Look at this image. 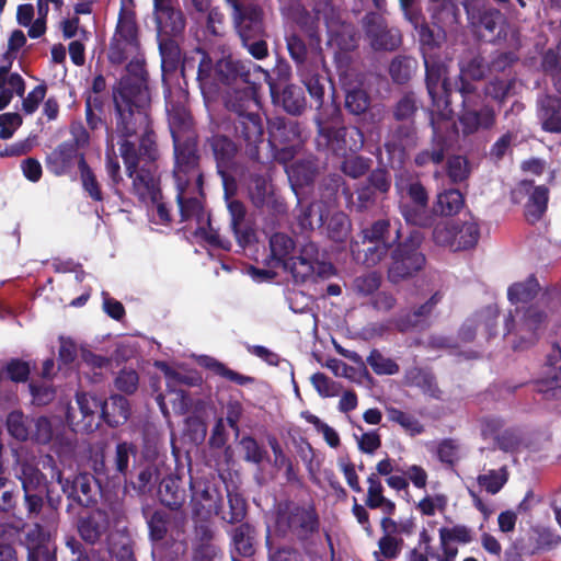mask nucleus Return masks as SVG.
Here are the masks:
<instances>
[{"label":"nucleus","mask_w":561,"mask_h":561,"mask_svg":"<svg viewBox=\"0 0 561 561\" xmlns=\"http://www.w3.org/2000/svg\"><path fill=\"white\" fill-rule=\"evenodd\" d=\"M79 171L83 191L92 201L103 202L104 195L101 188V184L99 183L95 173L88 164L84 154L80 156Z\"/></svg>","instance_id":"56"},{"label":"nucleus","mask_w":561,"mask_h":561,"mask_svg":"<svg viewBox=\"0 0 561 561\" xmlns=\"http://www.w3.org/2000/svg\"><path fill=\"white\" fill-rule=\"evenodd\" d=\"M537 117L545 131L561 133V99L545 94L537 100Z\"/></svg>","instance_id":"34"},{"label":"nucleus","mask_w":561,"mask_h":561,"mask_svg":"<svg viewBox=\"0 0 561 561\" xmlns=\"http://www.w3.org/2000/svg\"><path fill=\"white\" fill-rule=\"evenodd\" d=\"M446 175L451 184L466 182L472 172L469 159L462 154H451L446 157Z\"/></svg>","instance_id":"51"},{"label":"nucleus","mask_w":561,"mask_h":561,"mask_svg":"<svg viewBox=\"0 0 561 561\" xmlns=\"http://www.w3.org/2000/svg\"><path fill=\"white\" fill-rule=\"evenodd\" d=\"M547 318L546 311L537 306H529L524 310L520 321L516 323L513 312L510 311L504 320V334H514L512 348L515 352H523L533 347L539 340Z\"/></svg>","instance_id":"8"},{"label":"nucleus","mask_w":561,"mask_h":561,"mask_svg":"<svg viewBox=\"0 0 561 561\" xmlns=\"http://www.w3.org/2000/svg\"><path fill=\"white\" fill-rule=\"evenodd\" d=\"M19 542L27 551L26 561H57V548L38 523L24 526L23 537H20Z\"/></svg>","instance_id":"21"},{"label":"nucleus","mask_w":561,"mask_h":561,"mask_svg":"<svg viewBox=\"0 0 561 561\" xmlns=\"http://www.w3.org/2000/svg\"><path fill=\"white\" fill-rule=\"evenodd\" d=\"M141 111L145 114V119L136 121V110H131L133 116H126L123 123H119L118 114L115 113V129L111 130L108 135L107 150L114 151L115 137H135L140 134L138 148L140 159L146 161L145 164H154L159 158L157 135L152 127L150 108Z\"/></svg>","instance_id":"5"},{"label":"nucleus","mask_w":561,"mask_h":561,"mask_svg":"<svg viewBox=\"0 0 561 561\" xmlns=\"http://www.w3.org/2000/svg\"><path fill=\"white\" fill-rule=\"evenodd\" d=\"M478 21L474 23L479 36L485 42H494L504 32L505 16L495 8L484 9L478 12Z\"/></svg>","instance_id":"36"},{"label":"nucleus","mask_w":561,"mask_h":561,"mask_svg":"<svg viewBox=\"0 0 561 561\" xmlns=\"http://www.w3.org/2000/svg\"><path fill=\"white\" fill-rule=\"evenodd\" d=\"M141 49L136 12L122 2L115 32L111 38L107 58L112 65H122L129 54Z\"/></svg>","instance_id":"7"},{"label":"nucleus","mask_w":561,"mask_h":561,"mask_svg":"<svg viewBox=\"0 0 561 561\" xmlns=\"http://www.w3.org/2000/svg\"><path fill=\"white\" fill-rule=\"evenodd\" d=\"M157 37H182L186 20L178 0H153Z\"/></svg>","instance_id":"20"},{"label":"nucleus","mask_w":561,"mask_h":561,"mask_svg":"<svg viewBox=\"0 0 561 561\" xmlns=\"http://www.w3.org/2000/svg\"><path fill=\"white\" fill-rule=\"evenodd\" d=\"M260 69L250 60L236 59L232 56L219 58V75L221 76V87L243 83L245 85L253 83L251 80V70Z\"/></svg>","instance_id":"29"},{"label":"nucleus","mask_w":561,"mask_h":561,"mask_svg":"<svg viewBox=\"0 0 561 561\" xmlns=\"http://www.w3.org/2000/svg\"><path fill=\"white\" fill-rule=\"evenodd\" d=\"M229 5L232 9L233 26L241 43H247L259 36H266L265 14L260 4L241 0H229Z\"/></svg>","instance_id":"14"},{"label":"nucleus","mask_w":561,"mask_h":561,"mask_svg":"<svg viewBox=\"0 0 561 561\" xmlns=\"http://www.w3.org/2000/svg\"><path fill=\"white\" fill-rule=\"evenodd\" d=\"M319 264V248L317 243L308 241L301 245L299 254H294L290 259L289 267L293 275L305 280L313 275L316 265Z\"/></svg>","instance_id":"35"},{"label":"nucleus","mask_w":561,"mask_h":561,"mask_svg":"<svg viewBox=\"0 0 561 561\" xmlns=\"http://www.w3.org/2000/svg\"><path fill=\"white\" fill-rule=\"evenodd\" d=\"M157 165L144 164L137 168L133 176L131 192L141 203H157L162 198L159 181L157 179Z\"/></svg>","instance_id":"28"},{"label":"nucleus","mask_w":561,"mask_h":561,"mask_svg":"<svg viewBox=\"0 0 561 561\" xmlns=\"http://www.w3.org/2000/svg\"><path fill=\"white\" fill-rule=\"evenodd\" d=\"M169 128L173 145L185 142L187 139L198 141L193 117L185 108H174L170 113Z\"/></svg>","instance_id":"37"},{"label":"nucleus","mask_w":561,"mask_h":561,"mask_svg":"<svg viewBox=\"0 0 561 561\" xmlns=\"http://www.w3.org/2000/svg\"><path fill=\"white\" fill-rule=\"evenodd\" d=\"M158 478V467L154 463H146L139 468V471L136 474L130 472L128 474L127 482H129L133 489L139 494H145L150 491Z\"/></svg>","instance_id":"54"},{"label":"nucleus","mask_w":561,"mask_h":561,"mask_svg":"<svg viewBox=\"0 0 561 561\" xmlns=\"http://www.w3.org/2000/svg\"><path fill=\"white\" fill-rule=\"evenodd\" d=\"M259 89L260 87L253 82L242 89H236L227 93L224 98V105L227 110L225 123L259 113L261 107Z\"/></svg>","instance_id":"22"},{"label":"nucleus","mask_w":561,"mask_h":561,"mask_svg":"<svg viewBox=\"0 0 561 561\" xmlns=\"http://www.w3.org/2000/svg\"><path fill=\"white\" fill-rule=\"evenodd\" d=\"M286 47L299 72L323 61L320 36L306 37L293 32L286 36Z\"/></svg>","instance_id":"19"},{"label":"nucleus","mask_w":561,"mask_h":561,"mask_svg":"<svg viewBox=\"0 0 561 561\" xmlns=\"http://www.w3.org/2000/svg\"><path fill=\"white\" fill-rule=\"evenodd\" d=\"M234 552L242 558H250L255 553L257 533L250 523H241L229 533Z\"/></svg>","instance_id":"41"},{"label":"nucleus","mask_w":561,"mask_h":561,"mask_svg":"<svg viewBox=\"0 0 561 561\" xmlns=\"http://www.w3.org/2000/svg\"><path fill=\"white\" fill-rule=\"evenodd\" d=\"M110 517L106 511L95 508L78 520V533L83 541L94 545L107 533Z\"/></svg>","instance_id":"31"},{"label":"nucleus","mask_w":561,"mask_h":561,"mask_svg":"<svg viewBox=\"0 0 561 561\" xmlns=\"http://www.w3.org/2000/svg\"><path fill=\"white\" fill-rule=\"evenodd\" d=\"M480 238V229L474 221H457L456 251L472 249Z\"/></svg>","instance_id":"63"},{"label":"nucleus","mask_w":561,"mask_h":561,"mask_svg":"<svg viewBox=\"0 0 561 561\" xmlns=\"http://www.w3.org/2000/svg\"><path fill=\"white\" fill-rule=\"evenodd\" d=\"M314 121L318 129L316 141L319 149L345 157L348 152L355 153L363 148L362 130L354 126H344L339 107H334L333 114L329 118H323L322 113L319 112Z\"/></svg>","instance_id":"3"},{"label":"nucleus","mask_w":561,"mask_h":561,"mask_svg":"<svg viewBox=\"0 0 561 561\" xmlns=\"http://www.w3.org/2000/svg\"><path fill=\"white\" fill-rule=\"evenodd\" d=\"M46 465L51 468L50 478L60 484L62 493L71 502L69 506L77 504L82 507L92 508L98 504L101 493V484L98 478L88 472L78 473L72 479L65 478L50 455H46L44 466Z\"/></svg>","instance_id":"6"},{"label":"nucleus","mask_w":561,"mask_h":561,"mask_svg":"<svg viewBox=\"0 0 561 561\" xmlns=\"http://www.w3.org/2000/svg\"><path fill=\"white\" fill-rule=\"evenodd\" d=\"M280 102L284 110L291 115H300L307 106L302 88L295 84L284 87L280 93Z\"/></svg>","instance_id":"58"},{"label":"nucleus","mask_w":561,"mask_h":561,"mask_svg":"<svg viewBox=\"0 0 561 561\" xmlns=\"http://www.w3.org/2000/svg\"><path fill=\"white\" fill-rule=\"evenodd\" d=\"M81 154L84 153L79 152L76 145L62 141L47 156L46 167L56 176L67 175L76 163L79 165Z\"/></svg>","instance_id":"32"},{"label":"nucleus","mask_w":561,"mask_h":561,"mask_svg":"<svg viewBox=\"0 0 561 561\" xmlns=\"http://www.w3.org/2000/svg\"><path fill=\"white\" fill-rule=\"evenodd\" d=\"M232 128L233 136L244 149L249 160L262 163L260 147L264 141V125L260 113L226 122Z\"/></svg>","instance_id":"15"},{"label":"nucleus","mask_w":561,"mask_h":561,"mask_svg":"<svg viewBox=\"0 0 561 561\" xmlns=\"http://www.w3.org/2000/svg\"><path fill=\"white\" fill-rule=\"evenodd\" d=\"M465 205V197L457 188H448L437 194L433 204L436 216H454L458 214Z\"/></svg>","instance_id":"47"},{"label":"nucleus","mask_w":561,"mask_h":561,"mask_svg":"<svg viewBox=\"0 0 561 561\" xmlns=\"http://www.w3.org/2000/svg\"><path fill=\"white\" fill-rule=\"evenodd\" d=\"M129 57L131 59L126 65V75L118 80L112 91L113 104L119 123L124 122L126 115L127 117L133 116L131 110H136V119H145L141 110L150 108L151 103L148 87L149 75L141 49L129 54Z\"/></svg>","instance_id":"2"},{"label":"nucleus","mask_w":561,"mask_h":561,"mask_svg":"<svg viewBox=\"0 0 561 561\" xmlns=\"http://www.w3.org/2000/svg\"><path fill=\"white\" fill-rule=\"evenodd\" d=\"M138 455L137 446L131 442L122 440L115 446L114 454L112 457V478H124L127 482L129 471V465L131 459H136Z\"/></svg>","instance_id":"44"},{"label":"nucleus","mask_w":561,"mask_h":561,"mask_svg":"<svg viewBox=\"0 0 561 561\" xmlns=\"http://www.w3.org/2000/svg\"><path fill=\"white\" fill-rule=\"evenodd\" d=\"M205 366L207 369L213 371L216 376H219L230 382L239 386H248L255 382V378L247 375H242L236 370L229 368L226 364L219 362L214 357L206 359Z\"/></svg>","instance_id":"60"},{"label":"nucleus","mask_w":561,"mask_h":561,"mask_svg":"<svg viewBox=\"0 0 561 561\" xmlns=\"http://www.w3.org/2000/svg\"><path fill=\"white\" fill-rule=\"evenodd\" d=\"M363 27L375 50H394L401 44L400 32L388 28L385 20L378 13H367L363 19Z\"/></svg>","instance_id":"23"},{"label":"nucleus","mask_w":561,"mask_h":561,"mask_svg":"<svg viewBox=\"0 0 561 561\" xmlns=\"http://www.w3.org/2000/svg\"><path fill=\"white\" fill-rule=\"evenodd\" d=\"M409 21L417 32L422 56H437L438 49L445 41V32L439 26L431 27L420 12H412Z\"/></svg>","instance_id":"30"},{"label":"nucleus","mask_w":561,"mask_h":561,"mask_svg":"<svg viewBox=\"0 0 561 561\" xmlns=\"http://www.w3.org/2000/svg\"><path fill=\"white\" fill-rule=\"evenodd\" d=\"M297 224L302 232L322 227L324 225L323 206L319 203H309L302 206L297 215Z\"/></svg>","instance_id":"59"},{"label":"nucleus","mask_w":561,"mask_h":561,"mask_svg":"<svg viewBox=\"0 0 561 561\" xmlns=\"http://www.w3.org/2000/svg\"><path fill=\"white\" fill-rule=\"evenodd\" d=\"M270 248L273 259L289 266L295 250V242L290 237L282 232L274 233L270 239Z\"/></svg>","instance_id":"61"},{"label":"nucleus","mask_w":561,"mask_h":561,"mask_svg":"<svg viewBox=\"0 0 561 561\" xmlns=\"http://www.w3.org/2000/svg\"><path fill=\"white\" fill-rule=\"evenodd\" d=\"M77 404L81 419L77 420V415L71 411L67 412V421L69 424L80 426L87 432H91L100 426L101 423V409L102 398L95 393L81 392L77 393Z\"/></svg>","instance_id":"27"},{"label":"nucleus","mask_w":561,"mask_h":561,"mask_svg":"<svg viewBox=\"0 0 561 561\" xmlns=\"http://www.w3.org/2000/svg\"><path fill=\"white\" fill-rule=\"evenodd\" d=\"M549 188L546 185H537L529 194L525 204L526 219L535 224L539 221L548 209Z\"/></svg>","instance_id":"48"},{"label":"nucleus","mask_w":561,"mask_h":561,"mask_svg":"<svg viewBox=\"0 0 561 561\" xmlns=\"http://www.w3.org/2000/svg\"><path fill=\"white\" fill-rule=\"evenodd\" d=\"M301 81L305 84L310 99V106H314L320 111L324 104L325 88L329 84L333 89V84L327 76L313 72L311 69L300 71Z\"/></svg>","instance_id":"43"},{"label":"nucleus","mask_w":561,"mask_h":561,"mask_svg":"<svg viewBox=\"0 0 561 561\" xmlns=\"http://www.w3.org/2000/svg\"><path fill=\"white\" fill-rule=\"evenodd\" d=\"M130 415L128 400L122 394L102 398L101 420L111 427H117L127 422Z\"/></svg>","instance_id":"38"},{"label":"nucleus","mask_w":561,"mask_h":561,"mask_svg":"<svg viewBox=\"0 0 561 561\" xmlns=\"http://www.w3.org/2000/svg\"><path fill=\"white\" fill-rule=\"evenodd\" d=\"M157 495L163 507L170 511L184 512L186 491L182 485L181 478L173 476L163 478L159 483Z\"/></svg>","instance_id":"33"},{"label":"nucleus","mask_w":561,"mask_h":561,"mask_svg":"<svg viewBox=\"0 0 561 561\" xmlns=\"http://www.w3.org/2000/svg\"><path fill=\"white\" fill-rule=\"evenodd\" d=\"M419 106L416 94L412 91L405 92L392 105V117L396 122L415 123Z\"/></svg>","instance_id":"50"},{"label":"nucleus","mask_w":561,"mask_h":561,"mask_svg":"<svg viewBox=\"0 0 561 561\" xmlns=\"http://www.w3.org/2000/svg\"><path fill=\"white\" fill-rule=\"evenodd\" d=\"M227 501L229 510L226 512L222 508V513L217 517L230 525L244 523L243 519L248 514V503L243 495L227 488Z\"/></svg>","instance_id":"49"},{"label":"nucleus","mask_w":561,"mask_h":561,"mask_svg":"<svg viewBox=\"0 0 561 561\" xmlns=\"http://www.w3.org/2000/svg\"><path fill=\"white\" fill-rule=\"evenodd\" d=\"M413 383L419 387L422 392L433 399H442V390L438 387L436 376L428 369L414 368L411 373Z\"/></svg>","instance_id":"62"},{"label":"nucleus","mask_w":561,"mask_h":561,"mask_svg":"<svg viewBox=\"0 0 561 561\" xmlns=\"http://www.w3.org/2000/svg\"><path fill=\"white\" fill-rule=\"evenodd\" d=\"M15 478L23 491V505L28 519L37 518L44 507V495L48 489L47 478L31 460L16 462Z\"/></svg>","instance_id":"9"},{"label":"nucleus","mask_w":561,"mask_h":561,"mask_svg":"<svg viewBox=\"0 0 561 561\" xmlns=\"http://www.w3.org/2000/svg\"><path fill=\"white\" fill-rule=\"evenodd\" d=\"M351 231V220L343 211H335L328 218L327 233L334 242H344Z\"/></svg>","instance_id":"64"},{"label":"nucleus","mask_w":561,"mask_h":561,"mask_svg":"<svg viewBox=\"0 0 561 561\" xmlns=\"http://www.w3.org/2000/svg\"><path fill=\"white\" fill-rule=\"evenodd\" d=\"M173 179L176 187L195 186L202 193L204 172L201 165L202 156L198 141L187 139L185 142L173 145Z\"/></svg>","instance_id":"10"},{"label":"nucleus","mask_w":561,"mask_h":561,"mask_svg":"<svg viewBox=\"0 0 561 561\" xmlns=\"http://www.w3.org/2000/svg\"><path fill=\"white\" fill-rule=\"evenodd\" d=\"M191 505L193 518L207 519L211 515L222 513V493L220 488L210 481L191 479Z\"/></svg>","instance_id":"17"},{"label":"nucleus","mask_w":561,"mask_h":561,"mask_svg":"<svg viewBox=\"0 0 561 561\" xmlns=\"http://www.w3.org/2000/svg\"><path fill=\"white\" fill-rule=\"evenodd\" d=\"M419 141L417 128L415 123L396 122L388 126L383 148L388 156L390 164L403 165L408 151L416 147Z\"/></svg>","instance_id":"16"},{"label":"nucleus","mask_w":561,"mask_h":561,"mask_svg":"<svg viewBox=\"0 0 561 561\" xmlns=\"http://www.w3.org/2000/svg\"><path fill=\"white\" fill-rule=\"evenodd\" d=\"M516 82V76H511L508 78L494 77L485 84L484 94L499 104H503L512 94Z\"/></svg>","instance_id":"57"},{"label":"nucleus","mask_w":561,"mask_h":561,"mask_svg":"<svg viewBox=\"0 0 561 561\" xmlns=\"http://www.w3.org/2000/svg\"><path fill=\"white\" fill-rule=\"evenodd\" d=\"M539 291V283L535 275H530L526 280L514 283L507 289V298L512 304L531 301Z\"/></svg>","instance_id":"55"},{"label":"nucleus","mask_w":561,"mask_h":561,"mask_svg":"<svg viewBox=\"0 0 561 561\" xmlns=\"http://www.w3.org/2000/svg\"><path fill=\"white\" fill-rule=\"evenodd\" d=\"M204 149L211 152L216 169L234 167L239 147L230 137L218 131V126L213 123L204 137Z\"/></svg>","instance_id":"24"},{"label":"nucleus","mask_w":561,"mask_h":561,"mask_svg":"<svg viewBox=\"0 0 561 561\" xmlns=\"http://www.w3.org/2000/svg\"><path fill=\"white\" fill-rule=\"evenodd\" d=\"M267 131L275 158L283 162L291 159L302 141L300 124L295 119L274 117L267 122Z\"/></svg>","instance_id":"13"},{"label":"nucleus","mask_w":561,"mask_h":561,"mask_svg":"<svg viewBox=\"0 0 561 561\" xmlns=\"http://www.w3.org/2000/svg\"><path fill=\"white\" fill-rule=\"evenodd\" d=\"M424 234L413 229L401 240L394 242L390 249V263L387 270V278L392 284L410 279L417 275L426 265V256L421 247Z\"/></svg>","instance_id":"4"},{"label":"nucleus","mask_w":561,"mask_h":561,"mask_svg":"<svg viewBox=\"0 0 561 561\" xmlns=\"http://www.w3.org/2000/svg\"><path fill=\"white\" fill-rule=\"evenodd\" d=\"M394 187L402 196L400 204H419L430 203V195L421 182V180L408 175L407 178L400 176L396 180Z\"/></svg>","instance_id":"42"},{"label":"nucleus","mask_w":561,"mask_h":561,"mask_svg":"<svg viewBox=\"0 0 561 561\" xmlns=\"http://www.w3.org/2000/svg\"><path fill=\"white\" fill-rule=\"evenodd\" d=\"M401 225L394 230L392 242H371V241H352L350 244L351 254L353 260L366 267H374L378 265L389 253L390 249L402 238Z\"/></svg>","instance_id":"26"},{"label":"nucleus","mask_w":561,"mask_h":561,"mask_svg":"<svg viewBox=\"0 0 561 561\" xmlns=\"http://www.w3.org/2000/svg\"><path fill=\"white\" fill-rule=\"evenodd\" d=\"M417 68V60L411 56H396L389 65V75L397 84H405Z\"/></svg>","instance_id":"52"},{"label":"nucleus","mask_w":561,"mask_h":561,"mask_svg":"<svg viewBox=\"0 0 561 561\" xmlns=\"http://www.w3.org/2000/svg\"><path fill=\"white\" fill-rule=\"evenodd\" d=\"M204 199V186H202V193L195 190L193 185L191 187H176V202L181 221L194 219L197 226L202 224L209 226L210 215L205 209Z\"/></svg>","instance_id":"25"},{"label":"nucleus","mask_w":561,"mask_h":561,"mask_svg":"<svg viewBox=\"0 0 561 561\" xmlns=\"http://www.w3.org/2000/svg\"><path fill=\"white\" fill-rule=\"evenodd\" d=\"M142 515L148 526L149 539L153 542H160L167 538L169 534H179L186 519L184 512H175L165 510V507L142 508Z\"/></svg>","instance_id":"18"},{"label":"nucleus","mask_w":561,"mask_h":561,"mask_svg":"<svg viewBox=\"0 0 561 561\" xmlns=\"http://www.w3.org/2000/svg\"><path fill=\"white\" fill-rule=\"evenodd\" d=\"M432 136L430 145L421 149L414 157V164L417 168L442 164L449 152L454 149L458 137L456 124H437L431 119Z\"/></svg>","instance_id":"11"},{"label":"nucleus","mask_w":561,"mask_h":561,"mask_svg":"<svg viewBox=\"0 0 561 561\" xmlns=\"http://www.w3.org/2000/svg\"><path fill=\"white\" fill-rule=\"evenodd\" d=\"M273 531L275 538L298 546L309 556L320 539V514L313 503L282 500L274 506Z\"/></svg>","instance_id":"1"},{"label":"nucleus","mask_w":561,"mask_h":561,"mask_svg":"<svg viewBox=\"0 0 561 561\" xmlns=\"http://www.w3.org/2000/svg\"><path fill=\"white\" fill-rule=\"evenodd\" d=\"M196 80L204 95L217 93L221 88L219 59L214 61L208 53L203 55L199 71H196Z\"/></svg>","instance_id":"40"},{"label":"nucleus","mask_w":561,"mask_h":561,"mask_svg":"<svg viewBox=\"0 0 561 561\" xmlns=\"http://www.w3.org/2000/svg\"><path fill=\"white\" fill-rule=\"evenodd\" d=\"M5 427L14 439L26 442L31 438L32 419L25 416L22 411L14 410L8 414Z\"/></svg>","instance_id":"53"},{"label":"nucleus","mask_w":561,"mask_h":561,"mask_svg":"<svg viewBox=\"0 0 561 561\" xmlns=\"http://www.w3.org/2000/svg\"><path fill=\"white\" fill-rule=\"evenodd\" d=\"M423 60L426 89L433 105L445 113H453L450 105L454 88L447 78V65L439 56L425 55Z\"/></svg>","instance_id":"12"},{"label":"nucleus","mask_w":561,"mask_h":561,"mask_svg":"<svg viewBox=\"0 0 561 561\" xmlns=\"http://www.w3.org/2000/svg\"><path fill=\"white\" fill-rule=\"evenodd\" d=\"M158 47L161 57V68L163 72L173 73L175 72L181 64L183 57L182 50L179 44L181 37H157Z\"/></svg>","instance_id":"45"},{"label":"nucleus","mask_w":561,"mask_h":561,"mask_svg":"<svg viewBox=\"0 0 561 561\" xmlns=\"http://www.w3.org/2000/svg\"><path fill=\"white\" fill-rule=\"evenodd\" d=\"M399 209L405 222L415 227L430 228L436 221L434 209L430 208V203H423V205L400 204Z\"/></svg>","instance_id":"46"},{"label":"nucleus","mask_w":561,"mask_h":561,"mask_svg":"<svg viewBox=\"0 0 561 561\" xmlns=\"http://www.w3.org/2000/svg\"><path fill=\"white\" fill-rule=\"evenodd\" d=\"M459 125L465 136L477 133L480 128L489 129L495 123V112L490 106H483L482 108L466 110L459 116Z\"/></svg>","instance_id":"39"}]
</instances>
